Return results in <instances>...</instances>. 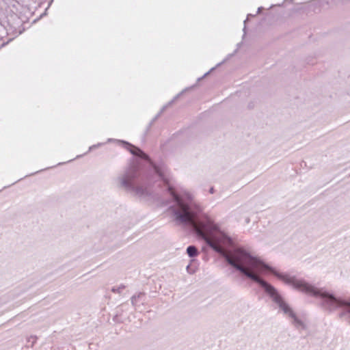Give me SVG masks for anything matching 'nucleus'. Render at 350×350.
Instances as JSON below:
<instances>
[{"mask_svg": "<svg viewBox=\"0 0 350 350\" xmlns=\"http://www.w3.org/2000/svg\"><path fill=\"white\" fill-rule=\"evenodd\" d=\"M213 192H214V189H213V188L212 187V188H211V189H210V193H213Z\"/></svg>", "mask_w": 350, "mask_h": 350, "instance_id": "423d86ee", "label": "nucleus"}, {"mask_svg": "<svg viewBox=\"0 0 350 350\" xmlns=\"http://www.w3.org/2000/svg\"><path fill=\"white\" fill-rule=\"evenodd\" d=\"M127 146L129 148L130 152L133 154L139 156V157L143 158L144 159H148V156L145 153H144L141 150H139V148L132 146L129 144H127Z\"/></svg>", "mask_w": 350, "mask_h": 350, "instance_id": "7ed1b4c3", "label": "nucleus"}, {"mask_svg": "<svg viewBox=\"0 0 350 350\" xmlns=\"http://www.w3.org/2000/svg\"><path fill=\"white\" fill-rule=\"evenodd\" d=\"M260 10H261V8H258V12H260Z\"/></svg>", "mask_w": 350, "mask_h": 350, "instance_id": "0eeeda50", "label": "nucleus"}, {"mask_svg": "<svg viewBox=\"0 0 350 350\" xmlns=\"http://www.w3.org/2000/svg\"><path fill=\"white\" fill-rule=\"evenodd\" d=\"M193 207L196 205L193 202ZM193 227L198 236L202 238L214 250L223 254L230 265L258 283L278 305L284 314L291 319L292 323L297 329H304L306 327L305 321L296 315L293 309L282 300L273 286L260 278V274L272 273L293 288L319 298L325 310L334 311L341 308V315L350 320V303L326 289L317 288L304 280L278 272L248 248L239 247L224 253V247L232 245L233 241L225 229L206 214L198 213L197 211L193 209Z\"/></svg>", "mask_w": 350, "mask_h": 350, "instance_id": "f257e3e1", "label": "nucleus"}, {"mask_svg": "<svg viewBox=\"0 0 350 350\" xmlns=\"http://www.w3.org/2000/svg\"><path fill=\"white\" fill-rule=\"evenodd\" d=\"M187 253L190 257H194L198 255V251L196 247L194 246H189L187 249Z\"/></svg>", "mask_w": 350, "mask_h": 350, "instance_id": "20e7f679", "label": "nucleus"}, {"mask_svg": "<svg viewBox=\"0 0 350 350\" xmlns=\"http://www.w3.org/2000/svg\"><path fill=\"white\" fill-rule=\"evenodd\" d=\"M142 294H138L137 295H133L131 298V303L133 306H135L137 304V302L138 301V299L140 298V297L142 296Z\"/></svg>", "mask_w": 350, "mask_h": 350, "instance_id": "39448f33", "label": "nucleus"}, {"mask_svg": "<svg viewBox=\"0 0 350 350\" xmlns=\"http://www.w3.org/2000/svg\"><path fill=\"white\" fill-rule=\"evenodd\" d=\"M135 177V172L129 171L118 178L117 180L118 187L124 189L128 191H135L136 194L142 196V193L140 191L139 188L135 189L133 180Z\"/></svg>", "mask_w": 350, "mask_h": 350, "instance_id": "f03ea898", "label": "nucleus"}]
</instances>
